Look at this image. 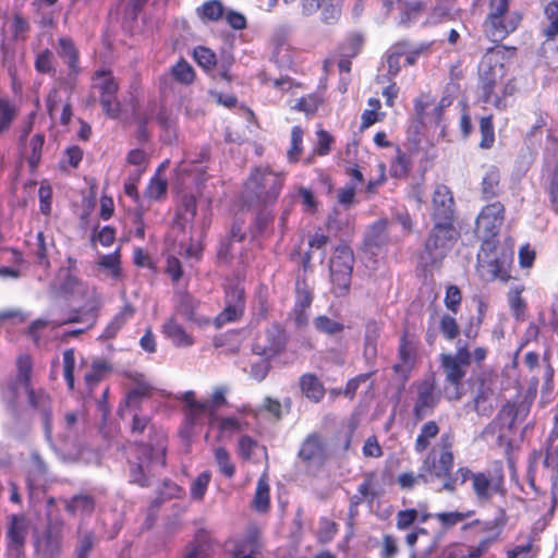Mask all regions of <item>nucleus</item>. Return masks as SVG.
<instances>
[{"label": "nucleus", "mask_w": 558, "mask_h": 558, "mask_svg": "<svg viewBox=\"0 0 558 558\" xmlns=\"http://www.w3.org/2000/svg\"><path fill=\"white\" fill-rule=\"evenodd\" d=\"M432 204L433 217L436 222L422 255V260L425 265H434L440 262L456 236V230L451 223L454 201L450 190L446 185H437L433 194Z\"/></svg>", "instance_id": "obj_1"}, {"label": "nucleus", "mask_w": 558, "mask_h": 558, "mask_svg": "<svg viewBox=\"0 0 558 558\" xmlns=\"http://www.w3.org/2000/svg\"><path fill=\"white\" fill-rule=\"evenodd\" d=\"M441 444L439 451L433 449L432 453L424 460L418 475L403 473L398 477V483L402 488H412L420 480L424 483H432L435 478L447 481L453 465V456L450 451L451 438L442 436Z\"/></svg>", "instance_id": "obj_2"}, {"label": "nucleus", "mask_w": 558, "mask_h": 558, "mask_svg": "<svg viewBox=\"0 0 558 558\" xmlns=\"http://www.w3.org/2000/svg\"><path fill=\"white\" fill-rule=\"evenodd\" d=\"M514 49L496 46L484 54L480 68V88H488L492 84L513 80L508 73Z\"/></svg>", "instance_id": "obj_3"}, {"label": "nucleus", "mask_w": 558, "mask_h": 558, "mask_svg": "<svg viewBox=\"0 0 558 558\" xmlns=\"http://www.w3.org/2000/svg\"><path fill=\"white\" fill-rule=\"evenodd\" d=\"M471 362V353L466 345L458 344L454 354H442L441 365L449 386L445 388L448 400H459L463 395L462 378L466 374V367Z\"/></svg>", "instance_id": "obj_4"}, {"label": "nucleus", "mask_w": 558, "mask_h": 558, "mask_svg": "<svg viewBox=\"0 0 558 558\" xmlns=\"http://www.w3.org/2000/svg\"><path fill=\"white\" fill-rule=\"evenodd\" d=\"M283 175L269 168H256L245 183V197L248 201L272 202L279 195Z\"/></svg>", "instance_id": "obj_5"}, {"label": "nucleus", "mask_w": 558, "mask_h": 558, "mask_svg": "<svg viewBox=\"0 0 558 558\" xmlns=\"http://www.w3.org/2000/svg\"><path fill=\"white\" fill-rule=\"evenodd\" d=\"M521 15L508 11V0H492L490 10L485 22V34L493 41L507 37L519 26Z\"/></svg>", "instance_id": "obj_6"}, {"label": "nucleus", "mask_w": 558, "mask_h": 558, "mask_svg": "<svg viewBox=\"0 0 558 558\" xmlns=\"http://www.w3.org/2000/svg\"><path fill=\"white\" fill-rule=\"evenodd\" d=\"M469 478L472 480L473 490L480 500H487L494 494L498 493L502 483L500 475L471 473L470 470L461 468L457 471L454 478H451L450 475L447 477L441 489L451 492L454 489L458 480L464 483Z\"/></svg>", "instance_id": "obj_7"}, {"label": "nucleus", "mask_w": 558, "mask_h": 558, "mask_svg": "<svg viewBox=\"0 0 558 558\" xmlns=\"http://www.w3.org/2000/svg\"><path fill=\"white\" fill-rule=\"evenodd\" d=\"M353 254L349 246L340 245L330 259V279L337 295H344L350 288Z\"/></svg>", "instance_id": "obj_8"}, {"label": "nucleus", "mask_w": 558, "mask_h": 558, "mask_svg": "<svg viewBox=\"0 0 558 558\" xmlns=\"http://www.w3.org/2000/svg\"><path fill=\"white\" fill-rule=\"evenodd\" d=\"M505 220V206L494 202L482 208L476 218L475 233L484 242L488 243L498 235Z\"/></svg>", "instance_id": "obj_9"}, {"label": "nucleus", "mask_w": 558, "mask_h": 558, "mask_svg": "<svg viewBox=\"0 0 558 558\" xmlns=\"http://www.w3.org/2000/svg\"><path fill=\"white\" fill-rule=\"evenodd\" d=\"M209 218L206 208L197 213L196 201L193 196H183L175 214V225L182 230L190 229L202 233L208 226Z\"/></svg>", "instance_id": "obj_10"}, {"label": "nucleus", "mask_w": 558, "mask_h": 558, "mask_svg": "<svg viewBox=\"0 0 558 558\" xmlns=\"http://www.w3.org/2000/svg\"><path fill=\"white\" fill-rule=\"evenodd\" d=\"M449 105L450 101L447 98L437 101L432 95L422 94L414 101V118L424 128L438 126L442 111Z\"/></svg>", "instance_id": "obj_11"}, {"label": "nucleus", "mask_w": 558, "mask_h": 558, "mask_svg": "<svg viewBox=\"0 0 558 558\" xmlns=\"http://www.w3.org/2000/svg\"><path fill=\"white\" fill-rule=\"evenodd\" d=\"M226 395L227 388L216 387L211 396L206 400H197L194 391H185L181 400L185 403L187 413L193 418L202 415H208V418H210L211 414H216V410L226 403Z\"/></svg>", "instance_id": "obj_12"}, {"label": "nucleus", "mask_w": 558, "mask_h": 558, "mask_svg": "<svg viewBox=\"0 0 558 558\" xmlns=\"http://www.w3.org/2000/svg\"><path fill=\"white\" fill-rule=\"evenodd\" d=\"M286 342L287 336L284 330L280 326L274 325L256 337L252 351L256 355L274 359L284 350Z\"/></svg>", "instance_id": "obj_13"}, {"label": "nucleus", "mask_w": 558, "mask_h": 558, "mask_svg": "<svg viewBox=\"0 0 558 558\" xmlns=\"http://www.w3.org/2000/svg\"><path fill=\"white\" fill-rule=\"evenodd\" d=\"M485 248L483 247L478 254V272L485 280H507L510 277L509 268L513 260V252L511 250L504 251L500 256L494 259H487Z\"/></svg>", "instance_id": "obj_14"}, {"label": "nucleus", "mask_w": 558, "mask_h": 558, "mask_svg": "<svg viewBox=\"0 0 558 558\" xmlns=\"http://www.w3.org/2000/svg\"><path fill=\"white\" fill-rule=\"evenodd\" d=\"M93 86L101 94V106L110 118H117L120 112V104L116 99L118 84L111 73L99 70L93 77Z\"/></svg>", "instance_id": "obj_15"}, {"label": "nucleus", "mask_w": 558, "mask_h": 558, "mask_svg": "<svg viewBox=\"0 0 558 558\" xmlns=\"http://www.w3.org/2000/svg\"><path fill=\"white\" fill-rule=\"evenodd\" d=\"M70 89L65 86L56 87L48 96L47 108L48 113L52 120L56 119L60 112V122L66 125L72 117V109L68 102Z\"/></svg>", "instance_id": "obj_16"}, {"label": "nucleus", "mask_w": 558, "mask_h": 558, "mask_svg": "<svg viewBox=\"0 0 558 558\" xmlns=\"http://www.w3.org/2000/svg\"><path fill=\"white\" fill-rule=\"evenodd\" d=\"M198 303L187 293L178 295L177 305L172 316L184 318L193 323L198 328H206L210 324V319L197 312Z\"/></svg>", "instance_id": "obj_17"}, {"label": "nucleus", "mask_w": 558, "mask_h": 558, "mask_svg": "<svg viewBox=\"0 0 558 558\" xmlns=\"http://www.w3.org/2000/svg\"><path fill=\"white\" fill-rule=\"evenodd\" d=\"M480 89L481 98L485 104L492 105L497 109H505L507 107V99L515 92V85L513 80H510Z\"/></svg>", "instance_id": "obj_18"}, {"label": "nucleus", "mask_w": 558, "mask_h": 558, "mask_svg": "<svg viewBox=\"0 0 558 558\" xmlns=\"http://www.w3.org/2000/svg\"><path fill=\"white\" fill-rule=\"evenodd\" d=\"M341 0H302V13L312 15L318 10L322 20L327 24L336 22L340 16Z\"/></svg>", "instance_id": "obj_19"}, {"label": "nucleus", "mask_w": 558, "mask_h": 558, "mask_svg": "<svg viewBox=\"0 0 558 558\" xmlns=\"http://www.w3.org/2000/svg\"><path fill=\"white\" fill-rule=\"evenodd\" d=\"M163 336L175 348L184 349L194 345L195 338L180 323L177 316L169 317L162 325Z\"/></svg>", "instance_id": "obj_20"}, {"label": "nucleus", "mask_w": 558, "mask_h": 558, "mask_svg": "<svg viewBox=\"0 0 558 558\" xmlns=\"http://www.w3.org/2000/svg\"><path fill=\"white\" fill-rule=\"evenodd\" d=\"M244 291L240 287L227 291V306L225 311L215 319L218 328L229 322L238 319L242 315L244 308Z\"/></svg>", "instance_id": "obj_21"}, {"label": "nucleus", "mask_w": 558, "mask_h": 558, "mask_svg": "<svg viewBox=\"0 0 558 558\" xmlns=\"http://www.w3.org/2000/svg\"><path fill=\"white\" fill-rule=\"evenodd\" d=\"M299 454L310 464H320L327 457V447L322 437L313 434L304 440Z\"/></svg>", "instance_id": "obj_22"}, {"label": "nucleus", "mask_w": 558, "mask_h": 558, "mask_svg": "<svg viewBox=\"0 0 558 558\" xmlns=\"http://www.w3.org/2000/svg\"><path fill=\"white\" fill-rule=\"evenodd\" d=\"M270 360L253 353L247 359L241 361L240 365L244 373L255 381H262L266 378L270 369Z\"/></svg>", "instance_id": "obj_23"}, {"label": "nucleus", "mask_w": 558, "mask_h": 558, "mask_svg": "<svg viewBox=\"0 0 558 558\" xmlns=\"http://www.w3.org/2000/svg\"><path fill=\"white\" fill-rule=\"evenodd\" d=\"M63 290L66 293L72 294L74 298L86 300L90 308H93L97 303V293L95 289L88 287L73 275L66 276L63 283Z\"/></svg>", "instance_id": "obj_24"}, {"label": "nucleus", "mask_w": 558, "mask_h": 558, "mask_svg": "<svg viewBox=\"0 0 558 558\" xmlns=\"http://www.w3.org/2000/svg\"><path fill=\"white\" fill-rule=\"evenodd\" d=\"M417 401L414 412L417 418H423L436 404L437 397L434 393V384L430 380L423 381L417 387Z\"/></svg>", "instance_id": "obj_25"}, {"label": "nucleus", "mask_w": 558, "mask_h": 558, "mask_svg": "<svg viewBox=\"0 0 558 558\" xmlns=\"http://www.w3.org/2000/svg\"><path fill=\"white\" fill-rule=\"evenodd\" d=\"M312 303V291L305 282L296 284V303L294 307V322L298 326L307 323L306 310Z\"/></svg>", "instance_id": "obj_26"}, {"label": "nucleus", "mask_w": 558, "mask_h": 558, "mask_svg": "<svg viewBox=\"0 0 558 558\" xmlns=\"http://www.w3.org/2000/svg\"><path fill=\"white\" fill-rule=\"evenodd\" d=\"M98 271L107 279L118 281L121 279L122 269L120 263V254L114 252L112 254L99 255L97 259Z\"/></svg>", "instance_id": "obj_27"}, {"label": "nucleus", "mask_w": 558, "mask_h": 558, "mask_svg": "<svg viewBox=\"0 0 558 558\" xmlns=\"http://www.w3.org/2000/svg\"><path fill=\"white\" fill-rule=\"evenodd\" d=\"M393 4L401 12L400 22L409 24L418 19L422 12V4L414 0H385V7L390 10Z\"/></svg>", "instance_id": "obj_28"}, {"label": "nucleus", "mask_w": 558, "mask_h": 558, "mask_svg": "<svg viewBox=\"0 0 558 558\" xmlns=\"http://www.w3.org/2000/svg\"><path fill=\"white\" fill-rule=\"evenodd\" d=\"M270 504V484L267 474V468L257 481L255 494L252 500V507L258 512H266Z\"/></svg>", "instance_id": "obj_29"}, {"label": "nucleus", "mask_w": 558, "mask_h": 558, "mask_svg": "<svg viewBox=\"0 0 558 558\" xmlns=\"http://www.w3.org/2000/svg\"><path fill=\"white\" fill-rule=\"evenodd\" d=\"M500 171L495 166H488L483 174L481 182V194L483 198L490 199L499 194Z\"/></svg>", "instance_id": "obj_30"}, {"label": "nucleus", "mask_w": 558, "mask_h": 558, "mask_svg": "<svg viewBox=\"0 0 558 558\" xmlns=\"http://www.w3.org/2000/svg\"><path fill=\"white\" fill-rule=\"evenodd\" d=\"M32 372V362L29 356L23 355L17 361V375H16V391L17 393H25L33 401L34 392L29 388V378Z\"/></svg>", "instance_id": "obj_31"}, {"label": "nucleus", "mask_w": 558, "mask_h": 558, "mask_svg": "<svg viewBox=\"0 0 558 558\" xmlns=\"http://www.w3.org/2000/svg\"><path fill=\"white\" fill-rule=\"evenodd\" d=\"M485 531L487 532V536L481 539L477 546L469 550L466 558H481L499 537L501 527L497 522H489L486 524Z\"/></svg>", "instance_id": "obj_32"}, {"label": "nucleus", "mask_w": 558, "mask_h": 558, "mask_svg": "<svg viewBox=\"0 0 558 558\" xmlns=\"http://www.w3.org/2000/svg\"><path fill=\"white\" fill-rule=\"evenodd\" d=\"M209 425L211 428L217 429L221 437H230L242 428V423L236 417H225L217 414H211Z\"/></svg>", "instance_id": "obj_33"}, {"label": "nucleus", "mask_w": 558, "mask_h": 558, "mask_svg": "<svg viewBox=\"0 0 558 558\" xmlns=\"http://www.w3.org/2000/svg\"><path fill=\"white\" fill-rule=\"evenodd\" d=\"M28 532V523L24 517H14L9 529L8 535L10 538V546L19 548L24 544L25 537Z\"/></svg>", "instance_id": "obj_34"}, {"label": "nucleus", "mask_w": 558, "mask_h": 558, "mask_svg": "<svg viewBox=\"0 0 558 558\" xmlns=\"http://www.w3.org/2000/svg\"><path fill=\"white\" fill-rule=\"evenodd\" d=\"M302 392L311 400L318 402L325 395L320 381L313 375L306 374L301 378Z\"/></svg>", "instance_id": "obj_35"}, {"label": "nucleus", "mask_w": 558, "mask_h": 558, "mask_svg": "<svg viewBox=\"0 0 558 558\" xmlns=\"http://www.w3.org/2000/svg\"><path fill=\"white\" fill-rule=\"evenodd\" d=\"M133 315V310L130 305L124 306L113 318L112 320L107 325L102 337L105 339H111L113 338L119 330L123 327L125 322L130 319Z\"/></svg>", "instance_id": "obj_36"}, {"label": "nucleus", "mask_w": 558, "mask_h": 558, "mask_svg": "<svg viewBox=\"0 0 558 558\" xmlns=\"http://www.w3.org/2000/svg\"><path fill=\"white\" fill-rule=\"evenodd\" d=\"M151 385L144 378L143 375H140L135 379V386L131 389V391L126 396V405L135 407L140 402V400L146 396H148L151 391Z\"/></svg>", "instance_id": "obj_37"}, {"label": "nucleus", "mask_w": 558, "mask_h": 558, "mask_svg": "<svg viewBox=\"0 0 558 558\" xmlns=\"http://www.w3.org/2000/svg\"><path fill=\"white\" fill-rule=\"evenodd\" d=\"M239 454L245 460H252L256 456L266 458L267 452L264 447L258 446L252 438L243 436L239 440Z\"/></svg>", "instance_id": "obj_38"}, {"label": "nucleus", "mask_w": 558, "mask_h": 558, "mask_svg": "<svg viewBox=\"0 0 558 558\" xmlns=\"http://www.w3.org/2000/svg\"><path fill=\"white\" fill-rule=\"evenodd\" d=\"M165 167V163H162L157 173L151 178L147 189H146V196L150 199H159L161 198L166 192H167V179L161 175L162 168Z\"/></svg>", "instance_id": "obj_39"}, {"label": "nucleus", "mask_w": 558, "mask_h": 558, "mask_svg": "<svg viewBox=\"0 0 558 558\" xmlns=\"http://www.w3.org/2000/svg\"><path fill=\"white\" fill-rule=\"evenodd\" d=\"M379 337V326L376 323H369L366 326L364 356L366 360H372L377 353V339Z\"/></svg>", "instance_id": "obj_40"}, {"label": "nucleus", "mask_w": 558, "mask_h": 558, "mask_svg": "<svg viewBox=\"0 0 558 558\" xmlns=\"http://www.w3.org/2000/svg\"><path fill=\"white\" fill-rule=\"evenodd\" d=\"M44 141V135L35 134L32 136L29 143L24 147V154L27 157L28 163L32 168H35L39 163Z\"/></svg>", "instance_id": "obj_41"}, {"label": "nucleus", "mask_w": 558, "mask_h": 558, "mask_svg": "<svg viewBox=\"0 0 558 558\" xmlns=\"http://www.w3.org/2000/svg\"><path fill=\"white\" fill-rule=\"evenodd\" d=\"M211 474L209 471H204L198 474L192 482L190 487V495L193 500L201 501L203 500L207 487L210 483Z\"/></svg>", "instance_id": "obj_42"}, {"label": "nucleus", "mask_w": 558, "mask_h": 558, "mask_svg": "<svg viewBox=\"0 0 558 558\" xmlns=\"http://www.w3.org/2000/svg\"><path fill=\"white\" fill-rule=\"evenodd\" d=\"M215 462L219 471L227 477H232L235 473V466L231 461L230 454L222 447H218L214 452Z\"/></svg>", "instance_id": "obj_43"}, {"label": "nucleus", "mask_w": 558, "mask_h": 558, "mask_svg": "<svg viewBox=\"0 0 558 558\" xmlns=\"http://www.w3.org/2000/svg\"><path fill=\"white\" fill-rule=\"evenodd\" d=\"M405 54V44L393 46L387 54L388 72L391 75H397L401 69L403 56Z\"/></svg>", "instance_id": "obj_44"}, {"label": "nucleus", "mask_w": 558, "mask_h": 558, "mask_svg": "<svg viewBox=\"0 0 558 558\" xmlns=\"http://www.w3.org/2000/svg\"><path fill=\"white\" fill-rule=\"evenodd\" d=\"M197 14L203 21H217L223 14V7L221 2L211 0L199 7Z\"/></svg>", "instance_id": "obj_45"}, {"label": "nucleus", "mask_w": 558, "mask_h": 558, "mask_svg": "<svg viewBox=\"0 0 558 558\" xmlns=\"http://www.w3.org/2000/svg\"><path fill=\"white\" fill-rule=\"evenodd\" d=\"M473 511H451V512H440L436 513L435 518L441 523L445 527H451L454 526L464 520L471 518L473 515Z\"/></svg>", "instance_id": "obj_46"}, {"label": "nucleus", "mask_w": 558, "mask_h": 558, "mask_svg": "<svg viewBox=\"0 0 558 558\" xmlns=\"http://www.w3.org/2000/svg\"><path fill=\"white\" fill-rule=\"evenodd\" d=\"M437 434L438 426L434 422H428L424 424L415 442L416 450H425L429 444V440L434 438Z\"/></svg>", "instance_id": "obj_47"}, {"label": "nucleus", "mask_w": 558, "mask_h": 558, "mask_svg": "<svg viewBox=\"0 0 558 558\" xmlns=\"http://www.w3.org/2000/svg\"><path fill=\"white\" fill-rule=\"evenodd\" d=\"M60 57L64 58V60L68 62L69 66L72 70L76 69V62H77V52L72 44L71 40L66 38H61L59 40V50H58Z\"/></svg>", "instance_id": "obj_48"}, {"label": "nucleus", "mask_w": 558, "mask_h": 558, "mask_svg": "<svg viewBox=\"0 0 558 558\" xmlns=\"http://www.w3.org/2000/svg\"><path fill=\"white\" fill-rule=\"evenodd\" d=\"M303 130L300 126H294L291 132V146L288 150V159L295 162L302 151Z\"/></svg>", "instance_id": "obj_49"}, {"label": "nucleus", "mask_w": 558, "mask_h": 558, "mask_svg": "<svg viewBox=\"0 0 558 558\" xmlns=\"http://www.w3.org/2000/svg\"><path fill=\"white\" fill-rule=\"evenodd\" d=\"M68 509L72 513L88 514L94 509V502L88 496H76L68 504Z\"/></svg>", "instance_id": "obj_50"}, {"label": "nucleus", "mask_w": 558, "mask_h": 558, "mask_svg": "<svg viewBox=\"0 0 558 558\" xmlns=\"http://www.w3.org/2000/svg\"><path fill=\"white\" fill-rule=\"evenodd\" d=\"M480 129L482 134L481 147L489 148L495 141L492 117L482 118L480 121Z\"/></svg>", "instance_id": "obj_51"}, {"label": "nucleus", "mask_w": 558, "mask_h": 558, "mask_svg": "<svg viewBox=\"0 0 558 558\" xmlns=\"http://www.w3.org/2000/svg\"><path fill=\"white\" fill-rule=\"evenodd\" d=\"M410 170V160L405 154L398 150L395 160L391 162L390 172L396 178L404 177Z\"/></svg>", "instance_id": "obj_52"}, {"label": "nucleus", "mask_w": 558, "mask_h": 558, "mask_svg": "<svg viewBox=\"0 0 558 558\" xmlns=\"http://www.w3.org/2000/svg\"><path fill=\"white\" fill-rule=\"evenodd\" d=\"M314 326L317 330L328 335L337 333L343 328L340 323L332 320L327 316H318L315 318Z\"/></svg>", "instance_id": "obj_53"}, {"label": "nucleus", "mask_w": 558, "mask_h": 558, "mask_svg": "<svg viewBox=\"0 0 558 558\" xmlns=\"http://www.w3.org/2000/svg\"><path fill=\"white\" fill-rule=\"evenodd\" d=\"M194 58L198 65L204 68L205 70H210L216 63L215 53L205 47H197L194 50Z\"/></svg>", "instance_id": "obj_54"}, {"label": "nucleus", "mask_w": 558, "mask_h": 558, "mask_svg": "<svg viewBox=\"0 0 558 558\" xmlns=\"http://www.w3.org/2000/svg\"><path fill=\"white\" fill-rule=\"evenodd\" d=\"M15 113V108L9 101L0 99V133L9 128Z\"/></svg>", "instance_id": "obj_55"}, {"label": "nucleus", "mask_w": 558, "mask_h": 558, "mask_svg": "<svg viewBox=\"0 0 558 558\" xmlns=\"http://www.w3.org/2000/svg\"><path fill=\"white\" fill-rule=\"evenodd\" d=\"M63 365H64V379L70 389L74 387V376L73 371L75 366V356L74 351L72 349L66 350L63 353Z\"/></svg>", "instance_id": "obj_56"}, {"label": "nucleus", "mask_w": 558, "mask_h": 558, "mask_svg": "<svg viewBox=\"0 0 558 558\" xmlns=\"http://www.w3.org/2000/svg\"><path fill=\"white\" fill-rule=\"evenodd\" d=\"M380 108V101L377 98H371L368 100V109L363 112L362 126L368 128L378 120V110Z\"/></svg>", "instance_id": "obj_57"}, {"label": "nucleus", "mask_w": 558, "mask_h": 558, "mask_svg": "<svg viewBox=\"0 0 558 558\" xmlns=\"http://www.w3.org/2000/svg\"><path fill=\"white\" fill-rule=\"evenodd\" d=\"M256 548V542L253 538H246L236 544L233 551V558H252Z\"/></svg>", "instance_id": "obj_58"}, {"label": "nucleus", "mask_w": 558, "mask_h": 558, "mask_svg": "<svg viewBox=\"0 0 558 558\" xmlns=\"http://www.w3.org/2000/svg\"><path fill=\"white\" fill-rule=\"evenodd\" d=\"M172 74L178 81L185 84L191 83L194 78V71L192 66L185 61H181L175 66H173Z\"/></svg>", "instance_id": "obj_59"}, {"label": "nucleus", "mask_w": 558, "mask_h": 558, "mask_svg": "<svg viewBox=\"0 0 558 558\" xmlns=\"http://www.w3.org/2000/svg\"><path fill=\"white\" fill-rule=\"evenodd\" d=\"M440 331L449 339H454L459 333V327L456 319L449 315H444L439 324Z\"/></svg>", "instance_id": "obj_60"}, {"label": "nucleus", "mask_w": 558, "mask_h": 558, "mask_svg": "<svg viewBox=\"0 0 558 558\" xmlns=\"http://www.w3.org/2000/svg\"><path fill=\"white\" fill-rule=\"evenodd\" d=\"M522 291H523V288L518 287V288L512 289L509 292V304L517 317L522 315L525 310V302L521 298Z\"/></svg>", "instance_id": "obj_61"}, {"label": "nucleus", "mask_w": 558, "mask_h": 558, "mask_svg": "<svg viewBox=\"0 0 558 558\" xmlns=\"http://www.w3.org/2000/svg\"><path fill=\"white\" fill-rule=\"evenodd\" d=\"M322 104V99L317 96L310 95L308 97L298 100L293 106L294 108L304 111L306 114H313Z\"/></svg>", "instance_id": "obj_62"}, {"label": "nucleus", "mask_w": 558, "mask_h": 558, "mask_svg": "<svg viewBox=\"0 0 558 558\" xmlns=\"http://www.w3.org/2000/svg\"><path fill=\"white\" fill-rule=\"evenodd\" d=\"M539 322L553 330L558 329V300L551 304L548 314L545 312L539 313Z\"/></svg>", "instance_id": "obj_63"}, {"label": "nucleus", "mask_w": 558, "mask_h": 558, "mask_svg": "<svg viewBox=\"0 0 558 558\" xmlns=\"http://www.w3.org/2000/svg\"><path fill=\"white\" fill-rule=\"evenodd\" d=\"M9 27L13 34L14 39H23L28 31V25L26 21L19 15H15L9 22Z\"/></svg>", "instance_id": "obj_64"}]
</instances>
